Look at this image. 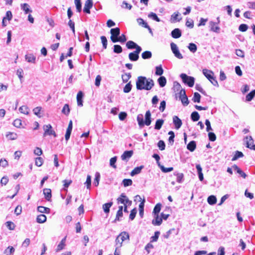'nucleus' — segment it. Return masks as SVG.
<instances>
[{"mask_svg":"<svg viewBox=\"0 0 255 255\" xmlns=\"http://www.w3.org/2000/svg\"><path fill=\"white\" fill-rule=\"evenodd\" d=\"M143 168V166H142V165L134 168L131 171V172L130 173V175L132 176H133L136 174L140 173Z\"/></svg>","mask_w":255,"mask_h":255,"instance_id":"393cba45","label":"nucleus"},{"mask_svg":"<svg viewBox=\"0 0 255 255\" xmlns=\"http://www.w3.org/2000/svg\"><path fill=\"white\" fill-rule=\"evenodd\" d=\"M164 123V121L162 119H158L156 121L154 128L159 130L161 128V127Z\"/></svg>","mask_w":255,"mask_h":255,"instance_id":"c9c22d12","label":"nucleus"},{"mask_svg":"<svg viewBox=\"0 0 255 255\" xmlns=\"http://www.w3.org/2000/svg\"><path fill=\"white\" fill-rule=\"evenodd\" d=\"M204 75L210 81V82L215 86L218 87L219 84L217 81L214 77V72L210 70L204 69L202 70Z\"/></svg>","mask_w":255,"mask_h":255,"instance_id":"f03ea898","label":"nucleus"},{"mask_svg":"<svg viewBox=\"0 0 255 255\" xmlns=\"http://www.w3.org/2000/svg\"><path fill=\"white\" fill-rule=\"evenodd\" d=\"M207 202L211 205H214L217 202V198L214 195H210L207 198Z\"/></svg>","mask_w":255,"mask_h":255,"instance_id":"cd10ccee","label":"nucleus"},{"mask_svg":"<svg viewBox=\"0 0 255 255\" xmlns=\"http://www.w3.org/2000/svg\"><path fill=\"white\" fill-rule=\"evenodd\" d=\"M255 95V90L250 92L246 96V101H251Z\"/></svg>","mask_w":255,"mask_h":255,"instance_id":"3c124183","label":"nucleus"},{"mask_svg":"<svg viewBox=\"0 0 255 255\" xmlns=\"http://www.w3.org/2000/svg\"><path fill=\"white\" fill-rule=\"evenodd\" d=\"M174 175L176 176V181L178 183H181L183 182L184 174L182 173L174 172Z\"/></svg>","mask_w":255,"mask_h":255,"instance_id":"7c9ffc66","label":"nucleus"},{"mask_svg":"<svg viewBox=\"0 0 255 255\" xmlns=\"http://www.w3.org/2000/svg\"><path fill=\"white\" fill-rule=\"evenodd\" d=\"M46 216L43 214L38 215L36 218V221L38 223H44L46 221Z\"/></svg>","mask_w":255,"mask_h":255,"instance_id":"c85d7f7f","label":"nucleus"},{"mask_svg":"<svg viewBox=\"0 0 255 255\" xmlns=\"http://www.w3.org/2000/svg\"><path fill=\"white\" fill-rule=\"evenodd\" d=\"M37 210L38 212L42 213H49L50 212V209L47 207H45L43 206H39L37 208Z\"/></svg>","mask_w":255,"mask_h":255,"instance_id":"79ce46f5","label":"nucleus"},{"mask_svg":"<svg viewBox=\"0 0 255 255\" xmlns=\"http://www.w3.org/2000/svg\"><path fill=\"white\" fill-rule=\"evenodd\" d=\"M179 99L181 101L182 104L186 106L189 104V101L187 96L186 95L185 91L184 89L181 90L179 93Z\"/></svg>","mask_w":255,"mask_h":255,"instance_id":"1a4fd4ad","label":"nucleus"},{"mask_svg":"<svg viewBox=\"0 0 255 255\" xmlns=\"http://www.w3.org/2000/svg\"><path fill=\"white\" fill-rule=\"evenodd\" d=\"M171 35L174 38H178L181 36V31L179 28H175L171 31Z\"/></svg>","mask_w":255,"mask_h":255,"instance_id":"f3484780","label":"nucleus"},{"mask_svg":"<svg viewBox=\"0 0 255 255\" xmlns=\"http://www.w3.org/2000/svg\"><path fill=\"white\" fill-rule=\"evenodd\" d=\"M25 60L28 63H35L36 61L35 56L32 54H28L25 55Z\"/></svg>","mask_w":255,"mask_h":255,"instance_id":"dca6fc26","label":"nucleus"},{"mask_svg":"<svg viewBox=\"0 0 255 255\" xmlns=\"http://www.w3.org/2000/svg\"><path fill=\"white\" fill-rule=\"evenodd\" d=\"M113 203L112 202H109L108 203L104 204L103 205V209L104 211V212L106 213H109L110 211V208L112 206Z\"/></svg>","mask_w":255,"mask_h":255,"instance_id":"ea45409f","label":"nucleus"},{"mask_svg":"<svg viewBox=\"0 0 255 255\" xmlns=\"http://www.w3.org/2000/svg\"><path fill=\"white\" fill-rule=\"evenodd\" d=\"M148 17L152 18V19L155 20L156 21L159 22L160 19L157 17V15L153 12H150L148 15Z\"/></svg>","mask_w":255,"mask_h":255,"instance_id":"6e6d98bb","label":"nucleus"},{"mask_svg":"<svg viewBox=\"0 0 255 255\" xmlns=\"http://www.w3.org/2000/svg\"><path fill=\"white\" fill-rule=\"evenodd\" d=\"M152 56V53L149 51H145L141 54V57L143 59H149Z\"/></svg>","mask_w":255,"mask_h":255,"instance_id":"58836bf2","label":"nucleus"},{"mask_svg":"<svg viewBox=\"0 0 255 255\" xmlns=\"http://www.w3.org/2000/svg\"><path fill=\"white\" fill-rule=\"evenodd\" d=\"M133 151L132 150L126 151L121 156L123 160L128 161L132 155Z\"/></svg>","mask_w":255,"mask_h":255,"instance_id":"ddd939ff","label":"nucleus"},{"mask_svg":"<svg viewBox=\"0 0 255 255\" xmlns=\"http://www.w3.org/2000/svg\"><path fill=\"white\" fill-rule=\"evenodd\" d=\"M20 7L21 9L24 12L25 14L32 12V10L30 9L28 4L24 3L21 4Z\"/></svg>","mask_w":255,"mask_h":255,"instance_id":"a211bd4d","label":"nucleus"},{"mask_svg":"<svg viewBox=\"0 0 255 255\" xmlns=\"http://www.w3.org/2000/svg\"><path fill=\"white\" fill-rule=\"evenodd\" d=\"M196 147V142L194 141H190L187 145V148L190 151H193Z\"/></svg>","mask_w":255,"mask_h":255,"instance_id":"72a5a7b5","label":"nucleus"},{"mask_svg":"<svg viewBox=\"0 0 255 255\" xmlns=\"http://www.w3.org/2000/svg\"><path fill=\"white\" fill-rule=\"evenodd\" d=\"M65 241H66V238L65 237L63 238L60 243L59 244V245L57 246V248L56 250V252H59L61 250L64 249V247L65 246Z\"/></svg>","mask_w":255,"mask_h":255,"instance_id":"a878e982","label":"nucleus"},{"mask_svg":"<svg viewBox=\"0 0 255 255\" xmlns=\"http://www.w3.org/2000/svg\"><path fill=\"white\" fill-rule=\"evenodd\" d=\"M123 183L125 187H127L131 185L132 183V181L129 179H125L123 181Z\"/></svg>","mask_w":255,"mask_h":255,"instance_id":"69168bd1","label":"nucleus"},{"mask_svg":"<svg viewBox=\"0 0 255 255\" xmlns=\"http://www.w3.org/2000/svg\"><path fill=\"white\" fill-rule=\"evenodd\" d=\"M76 9L78 12L81 11V3L80 0H74Z\"/></svg>","mask_w":255,"mask_h":255,"instance_id":"680f3d73","label":"nucleus"},{"mask_svg":"<svg viewBox=\"0 0 255 255\" xmlns=\"http://www.w3.org/2000/svg\"><path fill=\"white\" fill-rule=\"evenodd\" d=\"M173 121L176 129H179L181 127L182 121L177 116H175L173 117Z\"/></svg>","mask_w":255,"mask_h":255,"instance_id":"2eb2a0df","label":"nucleus"},{"mask_svg":"<svg viewBox=\"0 0 255 255\" xmlns=\"http://www.w3.org/2000/svg\"><path fill=\"white\" fill-rule=\"evenodd\" d=\"M117 161V157L115 156L111 158L110 161V166L114 168H116V165L115 164Z\"/></svg>","mask_w":255,"mask_h":255,"instance_id":"338daca9","label":"nucleus"},{"mask_svg":"<svg viewBox=\"0 0 255 255\" xmlns=\"http://www.w3.org/2000/svg\"><path fill=\"white\" fill-rule=\"evenodd\" d=\"M19 111L21 114L27 115L29 113V109L27 106L23 105L19 107Z\"/></svg>","mask_w":255,"mask_h":255,"instance_id":"b1692460","label":"nucleus"},{"mask_svg":"<svg viewBox=\"0 0 255 255\" xmlns=\"http://www.w3.org/2000/svg\"><path fill=\"white\" fill-rule=\"evenodd\" d=\"M5 136L8 139L15 140L17 138V134L13 132H7L5 134Z\"/></svg>","mask_w":255,"mask_h":255,"instance_id":"412c9836","label":"nucleus"},{"mask_svg":"<svg viewBox=\"0 0 255 255\" xmlns=\"http://www.w3.org/2000/svg\"><path fill=\"white\" fill-rule=\"evenodd\" d=\"M43 163V159L41 157H36L35 158V165L38 167L41 166Z\"/></svg>","mask_w":255,"mask_h":255,"instance_id":"bf43d9fd","label":"nucleus"},{"mask_svg":"<svg viewBox=\"0 0 255 255\" xmlns=\"http://www.w3.org/2000/svg\"><path fill=\"white\" fill-rule=\"evenodd\" d=\"M244 156L243 153L239 151H236L235 152L234 155L232 159V161H235L237 160L238 158L243 157Z\"/></svg>","mask_w":255,"mask_h":255,"instance_id":"f704fd0d","label":"nucleus"},{"mask_svg":"<svg viewBox=\"0 0 255 255\" xmlns=\"http://www.w3.org/2000/svg\"><path fill=\"white\" fill-rule=\"evenodd\" d=\"M145 200L143 199L142 201L139 205V214L141 217H142L143 215V208L144 205Z\"/></svg>","mask_w":255,"mask_h":255,"instance_id":"4c0bfd02","label":"nucleus"},{"mask_svg":"<svg viewBox=\"0 0 255 255\" xmlns=\"http://www.w3.org/2000/svg\"><path fill=\"white\" fill-rule=\"evenodd\" d=\"M163 73V70L161 65L156 66L155 67V75L161 76Z\"/></svg>","mask_w":255,"mask_h":255,"instance_id":"c03bdc74","label":"nucleus"},{"mask_svg":"<svg viewBox=\"0 0 255 255\" xmlns=\"http://www.w3.org/2000/svg\"><path fill=\"white\" fill-rule=\"evenodd\" d=\"M161 207V204H160V203L157 204L155 206V207H154V208L153 209V212H152L153 215H158L160 211Z\"/></svg>","mask_w":255,"mask_h":255,"instance_id":"e433bc0d","label":"nucleus"},{"mask_svg":"<svg viewBox=\"0 0 255 255\" xmlns=\"http://www.w3.org/2000/svg\"><path fill=\"white\" fill-rule=\"evenodd\" d=\"M128 239V234L126 232H122L116 239L115 246H118V248H121L122 247L123 242Z\"/></svg>","mask_w":255,"mask_h":255,"instance_id":"7ed1b4c3","label":"nucleus"},{"mask_svg":"<svg viewBox=\"0 0 255 255\" xmlns=\"http://www.w3.org/2000/svg\"><path fill=\"white\" fill-rule=\"evenodd\" d=\"M41 110V107H37L33 109V111L34 114L39 118H40L41 116L40 115V112Z\"/></svg>","mask_w":255,"mask_h":255,"instance_id":"13d9d810","label":"nucleus"},{"mask_svg":"<svg viewBox=\"0 0 255 255\" xmlns=\"http://www.w3.org/2000/svg\"><path fill=\"white\" fill-rule=\"evenodd\" d=\"M43 129L44 130V136L47 135H53L54 136H56L55 132L52 129V126L50 124L44 125L43 126Z\"/></svg>","mask_w":255,"mask_h":255,"instance_id":"9d476101","label":"nucleus"},{"mask_svg":"<svg viewBox=\"0 0 255 255\" xmlns=\"http://www.w3.org/2000/svg\"><path fill=\"white\" fill-rule=\"evenodd\" d=\"M217 22L211 21L209 22V24L211 31L218 33L220 32V28L218 26V24L220 22L219 17L217 18Z\"/></svg>","mask_w":255,"mask_h":255,"instance_id":"6e6552de","label":"nucleus"},{"mask_svg":"<svg viewBox=\"0 0 255 255\" xmlns=\"http://www.w3.org/2000/svg\"><path fill=\"white\" fill-rule=\"evenodd\" d=\"M137 22L139 25H141L142 27L148 28L149 30H151L150 27L148 25L147 23L145 22L142 18H139L137 19Z\"/></svg>","mask_w":255,"mask_h":255,"instance_id":"bb28decb","label":"nucleus"},{"mask_svg":"<svg viewBox=\"0 0 255 255\" xmlns=\"http://www.w3.org/2000/svg\"><path fill=\"white\" fill-rule=\"evenodd\" d=\"M157 82L161 87H163L166 85V79L164 76H160L158 79Z\"/></svg>","mask_w":255,"mask_h":255,"instance_id":"c756f323","label":"nucleus"},{"mask_svg":"<svg viewBox=\"0 0 255 255\" xmlns=\"http://www.w3.org/2000/svg\"><path fill=\"white\" fill-rule=\"evenodd\" d=\"M131 88L132 85L130 82H129L126 85V86L124 88L123 91L125 93H128L131 91Z\"/></svg>","mask_w":255,"mask_h":255,"instance_id":"09e8293b","label":"nucleus"},{"mask_svg":"<svg viewBox=\"0 0 255 255\" xmlns=\"http://www.w3.org/2000/svg\"><path fill=\"white\" fill-rule=\"evenodd\" d=\"M14 251L15 250L12 247L9 246L5 250L4 254L5 255H10L14 252Z\"/></svg>","mask_w":255,"mask_h":255,"instance_id":"a19ab883","label":"nucleus"},{"mask_svg":"<svg viewBox=\"0 0 255 255\" xmlns=\"http://www.w3.org/2000/svg\"><path fill=\"white\" fill-rule=\"evenodd\" d=\"M62 113H63L64 114H65L66 115H67L69 114V113L70 112V108H69V105L68 104H65L64 106L63 109L62 110Z\"/></svg>","mask_w":255,"mask_h":255,"instance_id":"4d7b16f0","label":"nucleus"},{"mask_svg":"<svg viewBox=\"0 0 255 255\" xmlns=\"http://www.w3.org/2000/svg\"><path fill=\"white\" fill-rule=\"evenodd\" d=\"M6 226L9 230H14L15 227L14 224L11 221H7L5 223Z\"/></svg>","mask_w":255,"mask_h":255,"instance_id":"8fccbe9b","label":"nucleus"},{"mask_svg":"<svg viewBox=\"0 0 255 255\" xmlns=\"http://www.w3.org/2000/svg\"><path fill=\"white\" fill-rule=\"evenodd\" d=\"M154 219L152 221V223L155 226H159L161 224L162 220L159 215H153Z\"/></svg>","mask_w":255,"mask_h":255,"instance_id":"4468645a","label":"nucleus"},{"mask_svg":"<svg viewBox=\"0 0 255 255\" xmlns=\"http://www.w3.org/2000/svg\"><path fill=\"white\" fill-rule=\"evenodd\" d=\"M159 235L160 232L159 231H156L154 233V236L151 237V242H156L159 238Z\"/></svg>","mask_w":255,"mask_h":255,"instance_id":"052dcab7","label":"nucleus"},{"mask_svg":"<svg viewBox=\"0 0 255 255\" xmlns=\"http://www.w3.org/2000/svg\"><path fill=\"white\" fill-rule=\"evenodd\" d=\"M153 80L151 78H146L144 76H139L136 81V87L137 90H150L154 86Z\"/></svg>","mask_w":255,"mask_h":255,"instance_id":"f257e3e1","label":"nucleus"},{"mask_svg":"<svg viewBox=\"0 0 255 255\" xmlns=\"http://www.w3.org/2000/svg\"><path fill=\"white\" fill-rule=\"evenodd\" d=\"M114 52L116 53H121L122 52V48L119 45H115L114 46Z\"/></svg>","mask_w":255,"mask_h":255,"instance_id":"e2e57ef3","label":"nucleus"},{"mask_svg":"<svg viewBox=\"0 0 255 255\" xmlns=\"http://www.w3.org/2000/svg\"><path fill=\"white\" fill-rule=\"evenodd\" d=\"M100 179V174L99 172H96L95 174V178L94 179V184L97 186L99 185V181Z\"/></svg>","mask_w":255,"mask_h":255,"instance_id":"5fc2aeb1","label":"nucleus"},{"mask_svg":"<svg viewBox=\"0 0 255 255\" xmlns=\"http://www.w3.org/2000/svg\"><path fill=\"white\" fill-rule=\"evenodd\" d=\"M188 48L192 53H195L197 49V46L193 43H190L188 46Z\"/></svg>","mask_w":255,"mask_h":255,"instance_id":"37998d69","label":"nucleus"},{"mask_svg":"<svg viewBox=\"0 0 255 255\" xmlns=\"http://www.w3.org/2000/svg\"><path fill=\"white\" fill-rule=\"evenodd\" d=\"M201 99V96L198 93H195L194 96L192 99V101L195 103H200Z\"/></svg>","mask_w":255,"mask_h":255,"instance_id":"49530a36","label":"nucleus"},{"mask_svg":"<svg viewBox=\"0 0 255 255\" xmlns=\"http://www.w3.org/2000/svg\"><path fill=\"white\" fill-rule=\"evenodd\" d=\"M158 166L160 167L161 171L164 173L169 172L172 171L173 170V168L172 167L166 168L164 166L160 165L159 163L158 164Z\"/></svg>","mask_w":255,"mask_h":255,"instance_id":"a18cd8bd","label":"nucleus"},{"mask_svg":"<svg viewBox=\"0 0 255 255\" xmlns=\"http://www.w3.org/2000/svg\"><path fill=\"white\" fill-rule=\"evenodd\" d=\"M170 47L172 53L176 58L179 59L183 58V57L182 54L180 52L178 47L175 43L171 42L170 43Z\"/></svg>","mask_w":255,"mask_h":255,"instance_id":"0eeeda50","label":"nucleus"},{"mask_svg":"<svg viewBox=\"0 0 255 255\" xmlns=\"http://www.w3.org/2000/svg\"><path fill=\"white\" fill-rule=\"evenodd\" d=\"M92 0H87L85 3L83 11L87 13H90V8L93 6Z\"/></svg>","mask_w":255,"mask_h":255,"instance_id":"9b49d317","label":"nucleus"},{"mask_svg":"<svg viewBox=\"0 0 255 255\" xmlns=\"http://www.w3.org/2000/svg\"><path fill=\"white\" fill-rule=\"evenodd\" d=\"M130 60L132 61H137L139 58V55L134 52H131L128 55Z\"/></svg>","mask_w":255,"mask_h":255,"instance_id":"2f4dec72","label":"nucleus"},{"mask_svg":"<svg viewBox=\"0 0 255 255\" xmlns=\"http://www.w3.org/2000/svg\"><path fill=\"white\" fill-rule=\"evenodd\" d=\"M117 203L118 204H122L124 205H131L132 202L128 199V197L125 194L122 193L117 199Z\"/></svg>","mask_w":255,"mask_h":255,"instance_id":"423d86ee","label":"nucleus"},{"mask_svg":"<svg viewBox=\"0 0 255 255\" xmlns=\"http://www.w3.org/2000/svg\"><path fill=\"white\" fill-rule=\"evenodd\" d=\"M246 142L247 143V146L250 147V146L253 143V139L252 136H247L246 138Z\"/></svg>","mask_w":255,"mask_h":255,"instance_id":"603ef678","label":"nucleus"},{"mask_svg":"<svg viewBox=\"0 0 255 255\" xmlns=\"http://www.w3.org/2000/svg\"><path fill=\"white\" fill-rule=\"evenodd\" d=\"M126 46L128 49H133L136 46V44L132 41H128L126 44Z\"/></svg>","mask_w":255,"mask_h":255,"instance_id":"864d4df0","label":"nucleus"},{"mask_svg":"<svg viewBox=\"0 0 255 255\" xmlns=\"http://www.w3.org/2000/svg\"><path fill=\"white\" fill-rule=\"evenodd\" d=\"M179 13L178 12L173 13L171 16L170 20L171 22H175L176 21H179L181 20V18H179Z\"/></svg>","mask_w":255,"mask_h":255,"instance_id":"5701e85b","label":"nucleus"},{"mask_svg":"<svg viewBox=\"0 0 255 255\" xmlns=\"http://www.w3.org/2000/svg\"><path fill=\"white\" fill-rule=\"evenodd\" d=\"M191 117L194 122H196L199 120L200 116L198 112H194L191 114Z\"/></svg>","mask_w":255,"mask_h":255,"instance_id":"de8ad7c7","label":"nucleus"},{"mask_svg":"<svg viewBox=\"0 0 255 255\" xmlns=\"http://www.w3.org/2000/svg\"><path fill=\"white\" fill-rule=\"evenodd\" d=\"M43 194L45 198L47 201H50L51 198V190L49 188H45L43 189Z\"/></svg>","mask_w":255,"mask_h":255,"instance_id":"aec40b11","label":"nucleus"},{"mask_svg":"<svg viewBox=\"0 0 255 255\" xmlns=\"http://www.w3.org/2000/svg\"><path fill=\"white\" fill-rule=\"evenodd\" d=\"M73 125H72V121H70L69 122L68 127L66 130V132L65 135V139L67 141L70 138V136L71 135V133L72 130Z\"/></svg>","mask_w":255,"mask_h":255,"instance_id":"f8f14e48","label":"nucleus"},{"mask_svg":"<svg viewBox=\"0 0 255 255\" xmlns=\"http://www.w3.org/2000/svg\"><path fill=\"white\" fill-rule=\"evenodd\" d=\"M151 113L149 111H147L145 115L144 125L148 126L151 124Z\"/></svg>","mask_w":255,"mask_h":255,"instance_id":"6ab92c4d","label":"nucleus"},{"mask_svg":"<svg viewBox=\"0 0 255 255\" xmlns=\"http://www.w3.org/2000/svg\"><path fill=\"white\" fill-rule=\"evenodd\" d=\"M85 184L87 186V189H90L91 185V177L90 175H88L87 179L85 182Z\"/></svg>","mask_w":255,"mask_h":255,"instance_id":"0e129e2a","label":"nucleus"},{"mask_svg":"<svg viewBox=\"0 0 255 255\" xmlns=\"http://www.w3.org/2000/svg\"><path fill=\"white\" fill-rule=\"evenodd\" d=\"M111 34V39L114 43L118 42V38L120 34V29L119 27L112 28L110 30Z\"/></svg>","mask_w":255,"mask_h":255,"instance_id":"39448f33","label":"nucleus"},{"mask_svg":"<svg viewBox=\"0 0 255 255\" xmlns=\"http://www.w3.org/2000/svg\"><path fill=\"white\" fill-rule=\"evenodd\" d=\"M137 121L138 124L140 128H142L144 125V122L143 121V115L142 114L138 115L137 116Z\"/></svg>","mask_w":255,"mask_h":255,"instance_id":"473e14b6","label":"nucleus"},{"mask_svg":"<svg viewBox=\"0 0 255 255\" xmlns=\"http://www.w3.org/2000/svg\"><path fill=\"white\" fill-rule=\"evenodd\" d=\"M83 97V93L81 91H79L77 95V104L79 106H83V101L82 98Z\"/></svg>","mask_w":255,"mask_h":255,"instance_id":"4be33fe9","label":"nucleus"},{"mask_svg":"<svg viewBox=\"0 0 255 255\" xmlns=\"http://www.w3.org/2000/svg\"><path fill=\"white\" fill-rule=\"evenodd\" d=\"M126 41H127V38L125 34H123L121 36H119V37L118 38V42H120L121 43H124Z\"/></svg>","mask_w":255,"mask_h":255,"instance_id":"774afa93","label":"nucleus"},{"mask_svg":"<svg viewBox=\"0 0 255 255\" xmlns=\"http://www.w3.org/2000/svg\"><path fill=\"white\" fill-rule=\"evenodd\" d=\"M180 78L183 82L187 84L189 87H192L194 86L195 79L193 77L189 76L186 74L182 73L180 75Z\"/></svg>","mask_w":255,"mask_h":255,"instance_id":"20e7f679","label":"nucleus"}]
</instances>
